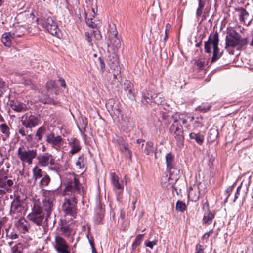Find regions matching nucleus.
Instances as JSON below:
<instances>
[{
    "label": "nucleus",
    "instance_id": "nucleus-59",
    "mask_svg": "<svg viewBox=\"0 0 253 253\" xmlns=\"http://www.w3.org/2000/svg\"><path fill=\"white\" fill-rule=\"evenodd\" d=\"M212 232H213L212 230H211L209 231L208 232L205 233L202 236V239H208V238H209V237L210 236V234L211 233H212Z\"/></svg>",
    "mask_w": 253,
    "mask_h": 253
},
{
    "label": "nucleus",
    "instance_id": "nucleus-28",
    "mask_svg": "<svg viewBox=\"0 0 253 253\" xmlns=\"http://www.w3.org/2000/svg\"><path fill=\"white\" fill-rule=\"evenodd\" d=\"M23 210V207L21 205L19 200H13L11 203L10 211L11 212L20 213Z\"/></svg>",
    "mask_w": 253,
    "mask_h": 253
},
{
    "label": "nucleus",
    "instance_id": "nucleus-41",
    "mask_svg": "<svg viewBox=\"0 0 253 253\" xmlns=\"http://www.w3.org/2000/svg\"><path fill=\"white\" fill-rule=\"evenodd\" d=\"M0 129L3 134L5 135L7 137H9L10 134L9 128L6 124H0Z\"/></svg>",
    "mask_w": 253,
    "mask_h": 253
},
{
    "label": "nucleus",
    "instance_id": "nucleus-12",
    "mask_svg": "<svg viewBox=\"0 0 253 253\" xmlns=\"http://www.w3.org/2000/svg\"><path fill=\"white\" fill-rule=\"evenodd\" d=\"M54 247L58 253H70L68 243L60 235H56L55 236Z\"/></svg>",
    "mask_w": 253,
    "mask_h": 253
},
{
    "label": "nucleus",
    "instance_id": "nucleus-10",
    "mask_svg": "<svg viewBox=\"0 0 253 253\" xmlns=\"http://www.w3.org/2000/svg\"><path fill=\"white\" fill-rule=\"evenodd\" d=\"M38 163L42 167L49 166L51 170H55L56 168L55 160L50 153H45L38 157Z\"/></svg>",
    "mask_w": 253,
    "mask_h": 253
},
{
    "label": "nucleus",
    "instance_id": "nucleus-35",
    "mask_svg": "<svg viewBox=\"0 0 253 253\" xmlns=\"http://www.w3.org/2000/svg\"><path fill=\"white\" fill-rule=\"evenodd\" d=\"M218 132L215 129H211L208 132V140L210 142L214 141L218 137Z\"/></svg>",
    "mask_w": 253,
    "mask_h": 253
},
{
    "label": "nucleus",
    "instance_id": "nucleus-20",
    "mask_svg": "<svg viewBox=\"0 0 253 253\" xmlns=\"http://www.w3.org/2000/svg\"><path fill=\"white\" fill-rule=\"evenodd\" d=\"M86 36V39L89 43L92 44V41L95 40H100L101 39V35L100 31L98 30H92L90 32H86L85 33Z\"/></svg>",
    "mask_w": 253,
    "mask_h": 253
},
{
    "label": "nucleus",
    "instance_id": "nucleus-33",
    "mask_svg": "<svg viewBox=\"0 0 253 253\" xmlns=\"http://www.w3.org/2000/svg\"><path fill=\"white\" fill-rule=\"evenodd\" d=\"M60 230L63 235L67 237L71 235L72 231V228L70 227V225L64 223L62 224Z\"/></svg>",
    "mask_w": 253,
    "mask_h": 253
},
{
    "label": "nucleus",
    "instance_id": "nucleus-37",
    "mask_svg": "<svg viewBox=\"0 0 253 253\" xmlns=\"http://www.w3.org/2000/svg\"><path fill=\"white\" fill-rule=\"evenodd\" d=\"M50 181V178L47 174L45 175L39 181V186L41 188H43L47 186Z\"/></svg>",
    "mask_w": 253,
    "mask_h": 253
},
{
    "label": "nucleus",
    "instance_id": "nucleus-8",
    "mask_svg": "<svg viewBox=\"0 0 253 253\" xmlns=\"http://www.w3.org/2000/svg\"><path fill=\"white\" fill-rule=\"evenodd\" d=\"M27 218L37 225H41L45 218L44 213L41 207L35 205L32 212L27 216Z\"/></svg>",
    "mask_w": 253,
    "mask_h": 253
},
{
    "label": "nucleus",
    "instance_id": "nucleus-13",
    "mask_svg": "<svg viewBox=\"0 0 253 253\" xmlns=\"http://www.w3.org/2000/svg\"><path fill=\"white\" fill-rule=\"evenodd\" d=\"M108 65L111 70H114L113 72L114 77L116 78V76L120 73V68L119 66V59L117 55L114 53H109L107 58Z\"/></svg>",
    "mask_w": 253,
    "mask_h": 253
},
{
    "label": "nucleus",
    "instance_id": "nucleus-64",
    "mask_svg": "<svg viewBox=\"0 0 253 253\" xmlns=\"http://www.w3.org/2000/svg\"><path fill=\"white\" fill-rule=\"evenodd\" d=\"M19 133L21 134L22 136H24L26 135V133L25 130L23 128L20 129L19 130Z\"/></svg>",
    "mask_w": 253,
    "mask_h": 253
},
{
    "label": "nucleus",
    "instance_id": "nucleus-30",
    "mask_svg": "<svg viewBox=\"0 0 253 253\" xmlns=\"http://www.w3.org/2000/svg\"><path fill=\"white\" fill-rule=\"evenodd\" d=\"M240 12L239 19L241 22L246 23V22L249 24L250 22L249 15L247 11L244 8L239 9Z\"/></svg>",
    "mask_w": 253,
    "mask_h": 253
},
{
    "label": "nucleus",
    "instance_id": "nucleus-51",
    "mask_svg": "<svg viewBox=\"0 0 253 253\" xmlns=\"http://www.w3.org/2000/svg\"><path fill=\"white\" fill-rule=\"evenodd\" d=\"M235 184V183H234L232 185L229 186L227 188L226 190V193L227 198L230 196V193L233 191Z\"/></svg>",
    "mask_w": 253,
    "mask_h": 253
},
{
    "label": "nucleus",
    "instance_id": "nucleus-2",
    "mask_svg": "<svg viewBox=\"0 0 253 253\" xmlns=\"http://www.w3.org/2000/svg\"><path fill=\"white\" fill-rule=\"evenodd\" d=\"M219 38L218 34L217 32L211 34L209 37L207 41L205 42L204 47L205 52L211 53V49H213V56L211 58V62H214L217 60L222 55L220 53L218 48Z\"/></svg>",
    "mask_w": 253,
    "mask_h": 253
},
{
    "label": "nucleus",
    "instance_id": "nucleus-57",
    "mask_svg": "<svg viewBox=\"0 0 253 253\" xmlns=\"http://www.w3.org/2000/svg\"><path fill=\"white\" fill-rule=\"evenodd\" d=\"M162 118L164 120H168V121H169V120H170L171 119H174L173 116L166 115L165 114H162Z\"/></svg>",
    "mask_w": 253,
    "mask_h": 253
},
{
    "label": "nucleus",
    "instance_id": "nucleus-60",
    "mask_svg": "<svg viewBox=\"0 0 253 253\" xmlns=\"http://www.w3.org/2000/svg\"><path fill=\"white\" fill-rule=\"evenodd\" d=\"M196 65H197V66L199 69H202L204 67V63L202 61H198L197 62Z\"/></svg>",
    "mask_w": 253,
    "mask_h": 253
},
{
    "label": "nucleus",
    "instance_id": "nucleus-56",
    "mask_svg": "<svg viewBox=\"0 0 253 253\" xmlns=\"http://www.w3.org/2000/svg\"><path fill=\"white\" fill-rule=\"evenodd\" d=\"M133 200H132V209L133 210H134L135 209V204L137 203L138 197L137 196H132Z\"/></svg>",
    "mask_w": 253,
    "mask_h": 253
},
{
    "label": "nucleus",
    "instance_id": "nucleus-58",
    "mask_svg": "<svg viewBox=\"0 0 253 253\" xmlns=\"http://www.w3.org/2000/svg\"><path fill=\"white\" fill-rule=\"evenodd\" d=\"M59 82L60 83V85L64 88L66 87V83L65 80L62 78H60L59 79Z\"/></svg>",
    "mask_w": 253,
    "mask_h": 253
},
{
    "label": "nucleus",
    "instance_id": "nucleus-22",
    "mask_svg": "<svg viewBox=\"0 0 253 253\" xmlns=\"http://www.w3.org/2000/svg\"><path fill=\"white\" fill-rule=\"evenodd\" d=\"M155 93L152 90H145L143 91L142 102L144 104L152 103Z\"/></svg>",
    "mask_w": 253,
    "mask_h": 253
},
{
    "label": "nucleus",
    "instance_id": "nucleus-27",
    "mask_svg": "<svg viewBox=\"0 0 253 253\" xmlns=\"http://www.w3.org/2000/svg\"><path fill=\"white\" fill-rule=\"evenodd\" d=\"M198 7L196 10V18L197 19H199V18L200 17H202V19L200 21V22H202L203 21L205 20L206 18V17L205 15H202L203 14V11L204 9V7L205 6V2L203 1L202 0H198Z\"/></svg>",
    "mask_w": 253,
    "mask_h": 253
},
{
    "label": "nucleus",
    "instance_id": "nucleus-1",
    "mask_svg": "<svg viewBox=\"0 0 253 253\" xmlns=\"http://www.w3.org/2000/svg\"><path fill=\"white\" fill-rule=\"evenodd\" d=\"M59 175L66 186L63 192L64 197L63 211L65 216L75 218L77 214L78 198L83 196V187L79 182L78 176L73 173L66 172Z\"/></svg>",
    "mask_w": 253,
    "mask_h": 253
},
{
    "label": "nucleus",
    "instance_id": "nucleus-45",
    "mask_svg": "<svg viewBox=\"0 0 253 253\" xmlns=\"http://www.w3.org/2000/svg\"><path fill=\"white\" fill-rule=\"evenodd\" d=\"M171 25L169 23H167L166 25V29L165 31V36L163 39L164 43L166 42V41L168 38V33L169 32L170 29Z\"/></svg>",
    "mask_w": 253,
    "mask_h": 253
},
{
    "label": "nucleus",
    "instance_id": "nucleus-61",
    "mask_svg": "<svg viewBox=\"0 0 253 253\" xmlns=\"http://www.w3.org/2000/svg\"><path fill=\"white\" fill-rule=\"evenodd\" d=\"M18 235L14 233H11L9 235V237L11 239H16L18 238Z\"/></svg>",
    "mask_w": 253,
    "mask_h": 253
},
{
    "label": "nucleus",
    "instance_id": "nucleus-24",
    "mask_svg": "<svg viewBox=\"0 0 253 253\" xmlns=\"http://www.w3.org/2000/svg\"><path fill=\"white\" fill-rule=\"evenodd\" d=\"M176 181L174 180L173 176L170 175L169 177H165L164 179H162L161 183L163 187L167 189L171 188L173 192L174 189H175L173 184Z\"/></svg>",
    "mask_w": 253,
    "mask_h": 253
},
{
    "label": "nucleus",
    "instance_id": "nucleus-40",
    "mask_svg": "<svg viewBox=\"0 0 253 253\" xmlns=\"http://www.w3.org/2000/svg\"><path fill=\"white\" fill-rule=\"evenodd\" d=\"M154 151L153 144L151 142H148L146 143L145 148L144 150V153L146 155H149Z\"/></svg>",
    "mask_w": 253,
    "mask_h": 253
},
{
    "label": "nucleus",
    "instance_id": "nucleus-32",
    "mask_svg": "<svg viewBox=\"0 0 253 253\" xmlns=\"http://www.w3.org/2000/svg\"><path fill=\"white\" fill-rule=\"evenodd\" d=\"M189 137L191 139L194 140L199 145H201L204 140V136L199 133H190Z\"/></svg>",
    "mask_w": 253,
    "mask_h": 253
},
{
    "label": "nucleus",
    "instance_id": "nucleus-36",
    "mask_svg": "<svg viewBox=\"0 0 253 253\" xmlns=\"http://www.w3.org/2000/svg\"><path fill=\"white\" fill-rule=\"evenodd\" d=\"M165 99L162 96L161 94L155 93L154 96L153 97L152 103L157 105H163L165 103Z\"/></svg>",
    "mask_w": 253,
    "mask_h": 253
},
{
    "label": "nucleus",
    "instance_id": "nucleus-3",
    "mask_svg": "<svg viewBox=\"0 0 253 253\" xmlns=\"http://www.w3.org/2000/svg\"><path fill=\"white\" fill-rule=\"evenodd\" d=\"M38 24L45 28L50 34L59 38L61 33L58 28L56 19L48 15H41L36 20Z\"/></svg>",
    "mask_w": 253,
    "mask_h": 253
},
{
    "label": "nucleus",
    "instance_id": "nucleus-39",
    "mask_svg": "<svg viewBox=\"0 0 253 253\" xmlns=\"http://www.w3.org/2000/svg\"><path fill=\"white\" fill-rule=\"evenodd\" d=\"M17 225L18 227L22 229L23 231H26L28 230L27 222L24 218H20L18 220Z\"/></svg>",
    "mask_w": 253,
    "mask_h": 253
},
{
    "label": "nucleus",
    "instance_id": "nucleus-38",
    "mask_svg": "<svg viewBox=\"0 0 253 253\" xmlns=\"http://www.w3.org/2000/svg\"><path fill=\"white\" fill-rule=\"evenodd\" d=\"M214 215L211 212H208L205 214L203 218V222L204 224H210L211 223L213 219L214 218Z\"/></svg>",
    "mask_w": 253,
    "mask_h": 253
},
{
    "label": "nucleus",
    "instance_id": "nucleus-52",
    "mask_svg": "<svg viewBox=\"0 0 253 253\" xmlns=\"http://www.w3.org/2000/svg\"><path fill=\"white\" fill-rule=\"evenodd\" d=\"M99 66L100 67L101 71L102 72H104L105 71V64L104 62V61L101 59V58H99Z\"/></svg>",
    "mask_w": 253,
    "mask_h": 253
},
{
    "label": "nucleus",
    "instance_id": "nucleus-62",
    "mask_svg": "<svg viewBox=\"0 0 253 253\" xmlns=\"http://www.w3.org/2000/svg\"><path fill=\"white\" fill-rule=\"evenodd\" d=\"M156 244V242H155L154 243H153L152 242H148L146 243V245L147 247H149L151 249H152L154 245H155Z\"/></svg>",
    "mask_w": 253,
    "mask_h": 253
},
{
    "label": "nucleus",
    "instance_id": "nucleus-19",
    "mask_svg": "<svg viewBox=\"0 0 253 253\" xmlns=\"http://www.w3.org/2000/svg\"><path fill=\"white\" fill-rule=\"evenodd\" d=\"M68 144L71 148L69 151L71 155L78 153L81 149L80 141L76 138H73L69 140Z\"/></svg>",
    "mask_w": 253,
    "mask_h": 253
},
{
    "label": "nucleus",
    "instance_id": "nucleus-5",
    "mask_svg": "<svg viewBox=\"0 0 253 253\" xmlns=\"http://www.w3.org/2000/svg\"><path fill=\"white\" fill-rule=\"evenodd\" d=\"M57 194L58 191L57 190L49 191L46 194V197L43 200V206L42 208H43L46 212V220H47L52 213L53 207V202Z\"/></svg>",
    "mask_w": 253,
    "mask_h": 253
},
{
    "label": "nucleus",
    "instance_id": "nucleus-48",
    "mask_svg": "<svg viewBox=\"0 0 253 253\" xmlns=\"http://www.w3.org/2000/svg\"><path fill=\"white\" fill-rule=\"evenodd\" d=\"M204 248L203 246L200 244H198L195 247V253H204Z\"/></svg>",
    "mask_w": 253,
    "mask_h": 253
},
{
    "label": "nucleus",
    "instance_id": "nucleus-31",
    "mask_svg": "<svg viewBox=\"0 0 253 253\" xmlns=\"http://www.w3.org/2000/svg\"><path fill=\"white\" fill-rule=\"evenodd\" d=\"M33 176L32 179L35 183L36 181L40 178H42V170L38 167L35 166L32 169Z\"/></svg>",
    "mask_w": 253,
    "mask_h": 253
},
{
    "label": "nucleus",
    "instance_id": "nucleus-25",
    "mask_svg": "<svg viewBox=\"0 0 253 253\" xmlns=\"http://www.w3.org/2000/svg\"><path fill=\"white\" fill-rule=\"evenodd\" d=\"M14 38L13 37L12 32H6L4 33L1 37V42L4 45L7 47H10L11 45V40Z\"/></svg>",
    "mask_w": 253,
    "mask_h": 253
},
{
    "label": "nucleus",
    "instance_id": "nucleus-18",
    "mask_svg": "<svg viewBox=\"0 0 253 253\" xmlns=\"http://www.w3.org/2000/svg\"><path fill=\"white\" fill-rule=\"evenodd\" d=\"M10 105L12 110L17 112H24L29 109L28 105L17 100H11Z\"/></svg>",
    "mask_w": 253,
    "mask_h": 253
},
{
    "label": "nucleus",
    "instance_id": "nucleus-4",
    "mask_svg": "<svg viewBox=\"0 0 253 253\" xmlns=\"http://www.w3.org/2000/svg\"><path fill=\"white\" fill-rule=\"evenodd\" d=\"M248 42L247 38H241L239 34L232 27L227 29L226 37V47H243L247 45Z\"/></svg>",
    "mask_w": 253,
    "mask_h": 253
},
{
    "label": "nucleus",
    "instance_id": "nucleus-9",
    "mask_svg": "<svg viewBox=\"0 0 253 253\" xmlns=\"http://www.w3.org/2000/svg\"><path fill=\"white\" fill-rule=\"evenodd\" d=\"M37 155L36 149L24 150L19 147L18 150L17 156L19 159L24 163L31 164L33 160Z\"/></svg>",
    "mask_w": 253,
    "mask_h": 253
},
{
    "label": "nucleus",
    "instance_id": "nucleus-17",
    "mask_svg": "<svg viewBox=\"0 0 253 253\" xmlns=\"http://www.w3.org/2000/svg\"><path fill=\"white\" fill-rule=\"evenodd\" d=\"M200 196V191L199 186L197 184H194L189 187L188 193V199L193 202H196L199 200Z\"/></svg>",
    "mask_w": 253,
    "mask_h": 253
},
{
    "label": "nucleus",
    "instance_id": "nucleus-26",
    "mask_svg": "<svg viewBox=\"0 0 253 253\" xmlns=\"http://www.w3.org/2000/svg\"><path fill=\"white\" fill-rule=\"evenodd\" d=\"M27 32V29L25 26L18 25L15 27L14 31L12 32V34L14 38L20 37Z\"/></svg>",
    "mask_w": 253,
    "mask_h": 253
},
{
    "label": "nucleus",
    "instance_id": "nucleus-42",
    "mask_svg": "<svg viewBox=\"0 0 253 253\" xmlns=\"http://www.w3.org/2000/svg\"><path fill=\"white\" fill-rule=\"evenodd\" d=\"M143 235V234H139L136 236L135 241L132 244V248L133 250L141 244Z\"/></svg>",
    "mask_w": 253,
    "mask_h": 253
},
{
    "label": "nucleus",
    "instance_id": "nucleus-21",
    "mask_svg": "<svg viewBox=\"0 0 253 253\" xmlns=\"http://www.w3.org/2000/svg\"><path fill=\"white\" fill-rule=\"evenodd\" d=\"M91 10L92 13V14H89L85 12L86 23L88 26L92 28H95L96 27L97 25V23H96L95 20L94 15L95 13L93 8H92Z\"/></svg>",
    "mask_w": 253,
    "mask_h": 253
},
{
    "label": "nucleus",
    "instance_id": "nucleus-34",
    "mask_svg": "<svg viewBox=\"0 0 253 253\" xmlns=\"http://www.w3.org/2000/svg\"><path fill=\"white\" fill-rule=\"evenodd\" d=\"M46 132V127L42 126L38 129L35 134V139L40 141L42 139L43 136Z\"/></svg>",
    "mask_w": 253,
    "mask_h": 253
},
{
    "label": "nucleus",
    "instance_id": "nucleus-7",
    "mask_svg": "<svg viewBox=\"0 0 253 253\" xmlns=\"http://www.w3.org/2000/svg\"><path fill=\"white\" fill-rule=\"evenodd\" d=\"M167 170L171 176H173L174 181H177L180 174V170L174 168V156L171 153L166 154Z\"/></svg>",
    "mask_w": 253,
    "mask_h": 253
},
{
    "label": "nucleus",
    "instance_id": "nucleus-43",
    "mask_svg": "<svg viewBox=\"0 0 253 253\" xmlns=\"http://www.w3.org/2000/svg\"><path fill=\"white\" fill-rule=\"evenodd\" d=\"M176 209L179 211L183 212L186 209V205L183 202L178 200L176 204Z\"/></svg>",
    "mask_w": 253,
    "mask_h": 253
},
{
    "label": "nucleus",
    "instance_id": "nucleus-49",
    "mask_svg": "<svg viewBox=\"0 0 253 253\" xmlns=\"http://www.w3.org/2000/svg\"><path fill=\"white\" fill-rule=\"evenodd\" d=\"M11 253H23L22 250L16 245L11 248Z\"/></svg>",
    "mask_w": 253,
    "mask_h": 253
},
{
    "label": "nucleus",
    "instance_id": "nucleus-54",
    "mask_svg": "<svg viewBox=\"0 0 253 253\" xmlns=\"http://www.w3.org/2000/svg\"><path fill=\"white\" fill-rule=\"evenodd\" d=\"M121 139H124L121 137H117L116 138H114L113 139L114 143L117 145L118 147L120 145H121V143L120 142V141H121Z\"/></svg>",
    "mask_w": 253,
    "mask_h": 253
},
{
    "label": "nucleus",
    "instance_id": "nucleus-53",
    "mask_svg": "<svg viewBox=\"0 0 253 253\" xmlns=\"http://www.w3.org/2000/svg\"><path fill=\"white\" fill-rule=\"evenodd\" d=\"M242 183H241V184L237 187V190H236V192L235 194V196H234V202H235L236 201V200L239 197V192L240 191V189L241 188V187H242Z\"/></svg>",
    "mask_w": 253,
    "mask_h": 253
},
{
    "label": "nucleus",
    "instance_id": "nucleus-11",
    "mask_svg": "<svg viewBox=\"0 0 253 253\" xmlns=\"http://www.w3.org/2000/svg\"><path fill=\"white\" fill-rule=\"evenodd\" d=\"M21 123L26 128H32L39 124L40 118L37 115L27 113L22 116Z\"/></svg>",
    "mask_w": 253,
    "mask_h": 253
},
{
    "label": "nucleus",
    "instance_id": "nucleus-55",
    "mask_svg": "<svg viewBox=\"0 0 253 253\" xmlns=\"http://www.w3.org/2000/svg\"><path fill=\"white\" fill-rule=\"evenodd\" d=\"M55 81H50L47 83L46 86L48 89H50L54 87Z\"/></svg>",
    "mask_w": 253,
    "mask_h": 253
},
{
    "label": "nucleus",
    "instance_id": "nucleus-16",
    "mask_svg": "<svg viewBox=\"0 0 253 253\" xmlns=\"http://www.w3.org/2000/svg\"><path fill=\"white\" fill-rule=\"evenodd\" d=\"M13 184L11 179H7V174L3 169L0 170V188L8 190Z\"/></svg>",
    "mask_w": 253,
    "mask_h": 253
},
{
    "label": "nucleus",
    "instance_id": "nucleus-46",
    "mask_svg": "<svg viewBox=\"0 0 253 253\" xmlns=\"http://www.w3.org/2000/svg\"><path fill=\"white\" fill-rule=\"evenodd\" d=\"M129 99L130 100H133L134 98V90H133V88H131L127 91H125Z\"/></svg>",
    "mask_w": 253,
    "mask_h": 253
},
{
    "label": "nucleus",
    "instance_id": "nucleus-47",
    "mask_svg": "<svg viewBox=\"0 0 253 253\" xmlns=\"http://www.w3.org/2000/svg\"><path fill=\"white\" fill-rule=\"evenodd\" d=\"M124 86H125V87H124L125 91H127V90H128L131 88H133V84L129 81H128V80L125 81V82L124 83Z\"/></svg>",
    "mask_w": 253,
    "mask_h": 253
},
{
    "label": "nucleus",
    "instance_id": "nucleus-15",
    "mask_svg": "<svg viewBox=\"0 0 253 253\" xmlns=\"http://www.w3.org/2000/svg\"><path fill=\"white\" fill-rule=\"evenodd\" d=\"M109 43H107L108 47H112L118 49L121 46V42L119 38L117 36V33L115 31H110L108 33Z\"/></svg>",
    "mask_w": 253,
    "mask_h": 253
},
{
    "label": "nucleus",
    "instance_id": "nucleus-44",
    "mask_svg": "<svg viewBox=\"0 0 253 253\" xmlns=\"http://www.w3.org/2000/svg\"><path fill=\"white\" fill-rule=\"evenodd\" d=\"M84 157L83 155L80 156L78 158L76 162V166L77 167H78L79 169H82V168L84 167Z\"/></svg>",
    "mask_w": 253,
    "mask_h": 253
},
{
    "label": "nucleus",
    "instance_id": "nucleus-23",
    "mask_svg": "<svg viewBox=\"0 0 253 253\" xmlns=\"http://www.w3.org/2000/svg\"><path fill=\"white\" fill-rule=\"evenodd\" d=\"M121 145L118 146L120 151L124 153L126 156L129 159H131L132 157V151L130 150L128 148V144L126 143L124 139H121Z\"/></svg>",
    "mask_w": 253,
    "mask_h": 253
},
{
    "label": "nucleus",
    "instance_id": "nucleus-63",
    "mask_svg": "<svg viewBox=\"0 0 253 253\" xmlns=\"http://www.w3.org/2000/svg\"><path fill=\"white\" fill-rule=\"evenodd\" d=\"M89 241L90 244L92 248V253H96V252L95 251V249L94 247V244H93V242L91 241L90 239H89Z\"/></svg>",
    "mask_w": 253,
    "mask_h": 253
},
{
    "label": "nucleus",
    "instance_id": "nucleus-6",
    "mask_svg": "<svg viewBox=\"0 0 253 253\" xmlns=\"http://www.w3.org/2000/svg\"><path fill=\"white\" fill-rule=\"evenodd\" d=\"M169 131L174 135L177 145L179 146L183 145L184 141L183 127L177 119H173V122L170 127Z\"/></svg>",
    "mask_w": 253,
    "mask_h": 253
},
{
    "label": "nucleus",
    "instance_id": "nucleus-50",
    "mask_svg": "<svg viewBox=\"0 0 253 253\" xmlns=\"http://www.w3.org/2000/svg\"><path fill=\"white\" fill-rule=\"evenodd\" d=\"M41 101L44 103V104H56L55 101L54 100L47 96H46L45 98L43 99V100H42Z\"/></svg>",
    "mask_w": 253,
    "mask_h": 253
},
{
    "label": "nucleus",
    "instance_id": "nucleus-29",
    "mask_svg": "<svg viewBox=\"0 0 253 253\" xmlns=\"http://www.w3.org/2000/svg\"><path fill=\"white\" fill-rule=\"evenodd\" d=\"M111 175V182L114 187L117 189H123L124 188L123 184L120 183L118 176L115 173H112Z\"/></svg>",
    "mask_w": 253,
    "mask_h": 253
},
{
    "label": "nucleus",
    "instance_id": "nucleus-14",
    "mask_svg": "<svg viewBox=\"0 0 253 253\" xmlns=\"http://www.w3.org/2000/svg\"><path fill=\"white\" fill-rule=\"evenodd\" d=\"M46 141L57 150H59L63 145L62 137L61 136H55L53 132L47 135Z\"/></svg>",
    "mask_w": 253,
    "mask_h": 253
}]
</instances>
